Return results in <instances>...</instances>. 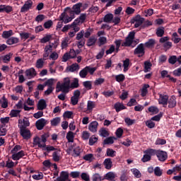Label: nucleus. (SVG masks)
<instances>
[{
    "label": "nucleus",
    "instance_id": "obj_1",
    "mask_svg": "<svg viewBox=\"0 0 181 181\" xmlns=\"http://www.w3.org/2000/svg\"><path fill=\"white\" fill-rule=\"evenodd\" d=\"M147 153L154 155V156L156 155L160 162H165V160L168 159V153L162 150H156L153 148L147 151Z\"/></svg>",
    "mask_w": 181,
    "mask_h": 181
},
{
    "label": "nucleus",
    "instance_id": "obj_2",
    "mask_svg": "<svg viewBox=\"0 0 181 181\" xmlns=\"http://www.w3.org/2000/svg\"><path fill=\"white\" fill-rule=\"evenodd\" d=\"M56 93H64V94H69L70 92V86H67L66 85H64L63 83H60V82H58L57 83V87H56Z\"/></svg>",
    "mask_w": 181,
    "mask_h": 181
},
{
    "label": "nucleus",
    "instance_id": "obj_3",
    "mask_svg": "<svg viewBox=\"0 0 181 181\" xmlns=\"http://www.w3.org/2000/svg\"><path fill=\"white\" fill-rule=\"evenodd\" d=\"M145 21V18H142L141 15L138 14L131 21V23H134V28H139Z\"/></svg>",
    "mask_w": 181,
    "mask_h": 181
},
{
    "label": "nucleus",
    "instance_id": "obj_4",
    "mask_svg": "<svg viewBox=\"0 0 181 181\" xmlns=\"http://www.w3.org/2000/svg\"><path fill=\"white\" fill-rule=\"evenodd\" d=\"M20 134L23 136V139H30L32 135L30 134V130L26 129L23 126L20 127Z\"/></svg>",
    "mask_w": 181,
    "mask_h": 181
},
{
    "label": "nucleus",
    "instance_id": "obj_5",
    "mask_svg": "<svg viewBox=\"0 0 181 181\" xmlns=\"http://www.w3.org/2000/svg\"><path fill=\"white\" fill-rule=\"evenodd\" d=\"M134 54H139V57L145 55V47L143 43L139 44L134 51Z\"/></svg>",
    "mask_w": 181,
    "mask_h": 181
},
{
    "label": "nucleus",
    "instance_id": "obj_6",
    "mask_svg": "<svg viewBox=\"0 0 181 181\" xmlns=\"http://www.w3.org/2000/svg\"><path fill=\"white\" fill-rule=\"evenodd\" d=\"M33 5V1L32 0H27L25 1L24 5L21 8V13H25V12H28L29 9H32Z\"/></svg>",
    "mask_w": 181,
    "mask_h": 181
},
{
    "label": "nucleus",
    "instance_id": "obj_7",
    "mask_svg": "<svg viewBox=\"0 0 181 181\" xmlns=\"http://www.w3.org/2000/svg\"><path fill=\"white\" fill-rule=\"evenodd\" d=\"M53 43L52 45H46L44 49L45 53L42 55L43 60H46L49 57L50 53L53 52Z\"/></svg>",
    "mask_w": 181,
    "mask_h": 181
},
{
    "label": "nucleus",
    "instance_id": "obj_8",
    "mask_svg": "<svg viewBox=\"0 0 181 181\" xmlns=\"http://www.w3.org/2000/svg\"><path fill=\"white\" fill-rule=\"evenodd\" d=\"M25 155V151L21 150L17 153H13L11 156V159H13V160H19L20 159H22Z\"/></svg>",
    "mask_w": 181,
    "mask_h": 181
},
{
    "label": "nucleus",
    "instance_id": "obj_9",
    "mask_svg": "<svg viewBox=\"0 0 181 181\" xmlns=\"http://www.w3.org/2000/svg\"><path fill=\"white\" fill-rule=\"evenodd\" d=\"M46 119L41 118L40 119H38L36 122H35V127L37 128V129H38V131H42V129H43V128H45V125H46Z\"/></svg>",
    "mask_w": 181,
    "mask_h": 181
},
{
    "label": "nucleus",
    "instance_id": "obj_10",
    "mask_svg": "<svg viewBox=\"0 0 181 181\" xmlns=\"http://www.w3.org/2000/svg\"><path fill=\"white\" fill-rule=\"evenodd\" d=\"M151 149H153V148H148L144 151V153H145V155H144L143 158H141V161H143L144 163H145L146 162H149V160H151V159H152V156H154V155H152V154L148 153V151H151Z\"/></svg>",
    "mask_w": 181,
    "mask_h": 181
},
{
    "label": "nucleus",
    "instance_id": "obj_11",
    "mask_svg": "<svg viewBox=\"0 0 181 181\" xmlns=\"http://www.w3.org/2000/svg\"><path fill=\"white\" fill-rule=\"evenodd\" d=\"M169 96L167 95L159 94L158 104L161 105H168Z\"/></svg>",
    "mask_w": 181,
    "mask_h": 181
},
{
    "label": "nucleus",
    "instance_id": "obj_12",
    "mask_svg": "<svg viewBox=\"0 0 181 181\" xmlns=\"http://www.w3.org/2000/svg\"><path fill=\"white\" fill-rule=\"evenodd\" d=\"M57 181H71L69 179V172L62 171L60 173V177L57 178Z\"/></svg>",
    "mask_w": 181,
    "mask_h": 181
},
{
    "label": "nucleus",
    "instance_id": "obj_13",
    "mask_svg": "<svg viewBox=\"0 0 181 181\" xmlns=\"http://www.w3.org/2000/svg\"><path fill=\"white\" fill-rule=\"evenodd\" d=\"M25 74L26 77H29L30 78H33V77H35V76L37 74L36 73V70L33 67L27 69L25 71Z\"/></svg>",
    "mask_w": 181,
    "mask_h": 181
},
{
    "label": "nucleus",
    "instance_id": "obj_14",
    "mask_svg": "<svg viewBox=\"0 0 181 181\" xmlns=\"http://www.w3.org/2000/svg\"><path fill=\"white\" fill-rule=\"evenodd\" d=\"M168 108H175L177 102L176 101V96L172 95L168 100Z\"/></svg>",
    "mask_w": 181,
    "mask_h": 181
},
{
    "label": "nucleus",
    "instance_id": "obj_15",
    "mask_svg": "<svg viewBox=\"0 0 181 181\" xmlns=\"http://www.w3.org/2000/svg\"><path fill=\"white\" fill-rule=\"evenodd\" d=\"M12 11H13V8L11 6L0 5V13L2 12L10 13V12H12Z\"/></svg>",
    "mask_w": 181,
    "mask_h": 181
},
{
    "label": "nucleus",
    "instance_id": "obj_16",
    "mask_svg": "<svg viewBox=\"0 0 181 181\" xmlns=\"http://www.w3.org/2000/svg\"><path fill=\"white\" fill-rule=\"evenodd\" d=\"M83 6L82 3H77L72 7V11H75L76 15H80L81 13V7Z\"/></svg>",
    "mask_w": 181,
    "mask_h": 181
},
{
    "label": "nucleus",
    "instance_id": "obj_17",
    "mask_svg": "<svg viewBox=\"0 0 181 181\" xmlns=\"http://www.w3.org/2000/svg\"><path fill=\"white\" fill-rule=\"evenodd\" d=\"M47 107V104H46V100L44 99H40L37 103V110L40 111H43V110L46 109Z\"/></svg>",
    "mask_w": 181,
    "mask_h": 181
},
{
    "label": "nucleus",
    "instance_id": "obj_18",
    "mask_svg": "<svg viewBox=\"0 0 181 181\" xmlns=\"http://www.w3.org/2000/svg\"><path fill=\"white\" fill-rule=\"evenodd\" d=\"M79 69L80 66L78 65V64L75 63L68 66L66 68V70L67 71H70L71 73H74V71H77V70H79Z\"/></svg>",
    "mask_w": 181,
    "mask_h": 181
},
{
    "label": "nucleus",
    "instance_id": "obj_19",
    "mask_svg": "<svg viewBox=\"0 0 181 181\" xmlns=\"http://www.w3.org/2000/svg\"><path fill=\"white\" fill-rule=\"evenodd\" d=\"M97 128H98V122L97 121L92 122L88 127V129L90 132H96Z\"/></svg>",
    "mask_w": 181,
    "mask_h": 181
},
{
    "label": "nucleus",
    "instance_id": "obj_20",
    "mask_svg": "<svg viewBox=\"0 0 181 181\" xmlns=\"http://www.w3.org/2000/svg\"><path fill=\"white\" fill-rule=\"evenodd\" d=\"M34 145H37L39 148H46V144L42 143V139L39 136H36L33 139Z\"/></svg>",
    "mask_w": 181,
    "mask_h": 181
},
{
    "label": "nucleus",
    "instance_id": "obj_21",
    "mask_svg": "<svg viewBox=\"0 0 181 181\" xmlns=\"http://www.w3.org/2000/svg\"><path fill=\"white\" fill-rule=\"evenodd\" d=\"M115 110H116V112H119V111H122V110H125L127 107L124 105V104L117 102L114 105Z\"/></svg>",
    "mask_w": 181,
    "mask_h": 181
},
{
    "label": "nucleus",
    "instance_id": "obj_22",
    "mask_svg": "<svg viewBox=\"0 0 181 181\" xmlns=\"http://www.w3.org/2000/svg\"><path fill=\"white\" fill-rule=\"evenodd\" d=\"M103 165L105 169H107V170H110L111 168H112V161L111 160V158L105 159L103 162Z\"/></svg>",
    "mask_w": 181,
    "mask_h": 181
},
{
    "label": "nucleus",
    "instance_id": "obj_23",
    "mask_svg": "<svg viewBox=\"0 0 181 181\" xmlns=\"http://www.w3.org/2000/svg\"><path fill=\"white\" fill-rule=\"evenodd\" d=\"M156 35L158 37H163L165 35V27H158L156 29Z\"/></svg>",
    "mask_w": 181,
    "mask_h": 181
},
{
    "label": "nucleus",
    "instance_id": "obj_24",
    "mask_svg": "<svg viewBox=\"0 0 181 181\" xmlns=\"http://www.w3.org/2000/svg\"><path fill=\"white\" fill-rule=\"evenodd\" d=\"M95 43H97V38H95V37H90L87 41L86 46L91 47V46H94Z\"/></svg>",
    "mask_w": 181,
    "mask_h": 181
},
{
    "label": "nucleus",
    "instance_id": "obj_25",
    "mask_svg": "<svg viewBox=\"0 0 181 181\" xmlns=\"http://www.w3.org/2000/svg\"><path fill=\"white\" fill-rule=\"evenodd\" d=\"M100 136H103V138H107V136H110V132L104 127L101 128L99 130Z\"/></svg>",
    "mask_w": 181,
    "mask_h": 181
},
{
    "label": "nucleus",
    "instance_id": "obj_26",
    "mask_svg": "<svg viewBox=\"0 0 181 181\" xmlns=\"http://www.w3.org/2000/svg\"><path fill=\"white\" fill-rule=\"evenodd\" d=\"M112 19H114V15L112 13H107L104 16L103 22L110 23V22H112Z\"/></svg>",
    "mask_w": 181,
    "mask_h": 181
},
{
    "label": "nucleus",
    "instance_id": "obj_27",
    "mask_svg": "<svg viewBox=\"0 0 181 181\" xmlns=\"http://www.w3.org/2000/svg\"><path fill=\"white\" fill-rule=\"evenodd\" d=\"M133 43H134V40L127 37L125 42L122 44V46H124L125 47H131Z\"/></svg>",
    "mask_w": 181,
    "mask_h": 181
},
{
    "label": "nucleus",
    "instance_id": "obj_28",
    "mask_svg": "<svg viewBox=\"0 0 181 181\" xmlns=\"http://www.w3.org/2000/svg\"><path fill=\"white\" fill-rule=\"evenodd\" d=\"M7 45H16V43H19V38L16 37H11L8 38L6 41Z\"/></svg>",
    "mask_w": 181,
    "mask_h": 181
},
{
    "label": "nucleus",
    "instance_id": "obj_29",
    "mask_svg": "<svg viewBox=\"0 0 181 181\" xmlns=\"http://www.w3.org/2000/svg\"><path fill=\"white\" fill-rule=\"evenodd\" d=\"M52 159L54 162H59L60 160V150L56 151L52 153Z\"/></svg>",
    "mask_w": 181,
    "mask_h": 181
},
{
    "label": "nucleus",
    "instance_id": "obj_30",
    "mask_svg": "<svg viewBox=\"0 0 181 181\" xmlns=\"http://www.w3.org/2000/svg\"><path fill=\"white\" fill-rule=\"evenodd\" d=\"M155 43H156L155 40L150 39L148 40V42H145L144 45L145 47H147L148 49H149L151 47H153L155 46Z\"/></svg>",
    "mask_w": 181,
    "mask_h": 181
},
{
    "label": "nucleus",
    "instance_id": "obj_31",
    "mask_svg": "<svg viewBox=\"0 0 181 181\" xmlns=\"http://www.w3.org/2000/svg\"><path fill=\"white\" fill-rule=\"evenodd\" d=\"M129 64H130V61L129 59L127 58L125 60L123 61V71L124 73H126V71H128L129 69Z\"/></svg>",
    "mask_w": 181,
    "mask_h": 181
},
{
    "label": "nucleus",
    "instance_id": "obj_32",
    "mask_svg": "<svg viewBox=\"0 0 181 181\" xmlns=\"http://www.w3.org/2000/svg\"><path fill=\"white\" fill-rule=\"evenodd\" d=\"M114 139H115V137L114 136L106 138L103 141V145H112V144H114Z\"/></svg>",
    "mask_w": 181,
    "mask_h": 181
},
{
    "label": "nucleus",
    "instance_id": "obj_33",
    "mask_svg": "<svg viewBox=\"0 0 181 181\" xmlns=\"http://www.w3.org/2000/svg\"><path fill=\"white\" fill-rule=\"evenodd\" d=\"M95 108V102L88 100L87 103V110L88 111H93Z\"/></svg>",
    "mask_w": 181,
    "mask_h": 181
},
{
    "label": "nucleus",
    "instance_id": "obj_34",
    "mask_svg": "<svg viewBox=\"0 0 181 181\" xmlns=\"http://www.w3.org/2000/svg\"><path fill=\"white\" fill-rule=\"evenodd\" d=\"M148 88H149V84H144L141 89V97H145L148 94Z\"/></svg>",
    "mask_w": 181,
    "mask_h": 181
},
{
    "label": "nucleus",
    "instance_id": "obj_35",
    "mask_svg": "<svg viewBox=\"0 0 181 181\" xmlns=\"http://www.w3.org/2000/svg\"><path fill=\"white\" fill-rule=\"evenodd\" d=\"M116 153H117V151H114L112 148H107V151H106L107 156H109L110 158H114Z\"/></svg>",
    "mask_w": 181,
    "mask_h": 181
},
{
    "label": "nucleus",
    "instance_id": "obj_36",
    "mask_svg": "<svg viewBox=\"0 0 181 181\" xmlns=\"http://www.w3.org/2000/svg\"><path fill=\"white\" fill-rule=\"evenodd\" d=\"M83 86L86 90H91L93 88V83L91 81H86L83 82Z\"/></svg>",
    "mask_w": 181,
    "mask_h": 181
},
{
    "label": "nucleus",
    "instance_id": "obj_37",
    "mask_svg": "<svg viewBox=\"0 0 181 181\" xmlns=\"http://www.w3.org/2000/svg\"><path fill=\"white\" fill-rule=\"evenodd\" d=\"M66 139L68 142H74V133L73 132H69L66 134Z\"/></svg>",
    "mask_w": 181,
    "mask_h": 181
},
{
    "label": "nucleus",
    "instance_id": "obj_38",
    "mask_svg": "<svg viewBox=\"0 0 181 181\" xmlns=\"http://www.w3.org/2000/svg\"><path fill=\"white\" fill-rule=\"evenodd\" d=\"M80 87V84L78 83V78H74L73 82L71 83L70 88H78Z\"/></svg>",
    "mask_w": 181,
    "mask_h": 181
},
{
    "label": "nucleus",
    "instance_id": "obj_39",
    "mask_svg": "<svg viewBox=\"0 0 181 181\" xmlns=\"http://www.w3.org/2000/svg\"><path fill=\"white\" fill-rule=\"evenodd\" d=\"M13 35V31L12 30H9L8 31H4L2 36L4 39H8L11 37Z\"/></svg>",
    "mask_w": 181,
    "mask_h": 181
},
{
    "label": "nucleus",
    "instance_id": "obj_40",
    "mask_svg": "<svg viewBox=\"0 0 181 181\" xmlns=\"http://www.w3.org/2000/svg\"><path fill=\"white\" fill-rule=\"evenodd\" d=\"M131 171L132 172V173L135 176V177H137V179H139V177H141V176H142L141 171H139V170H138L136 168H132L131 170Z\"/></svg>",
    "mask_w": 181,
    "mask_h": 181
},
{
    "label": "nucleus",
    "instance_id": "obj_41",
    "mask_svg": "<svg viewBox=\"0 0 181 181\" xmlns=\"http://www.w3.org/2000/svg\"><path fill=\"white\" fill-rule=\"evenodd\" d=\"M105 179L106 180H114L113 179H115V174L112 172H109L105 175Z\"/></svg>",
    "mask_w": 181,
    "mask_h": 181
},
{
    "label": "nucleus",
    "instance_id": "obj_42",
    "mask_svg": "<svg viewBox=\"0 0 181 181\" xmlns=\"http://www.w3.org/2000/svg\"><path fill=\"white\" fill-rule=\"evenodd\" d=\"M93 181H102L104 180V178L99 173H95L92 176Z\"/></svg>",
    "mask_w": 181,
    "mask_h": 181
},
{
    "label": "nucleus",
    "instance_id": "obj_43",
    "mask_svg": "<svg viewBox=\"0 0 181 181\" xmlns=\"http://www.w3.org/2000/svg\"><path fill=\"white\" fill-rule=\"evenodd\" d=\"M88 74V72L87 71V69L86 67L81 70L79 72V76L81 78H86Z\"/></svg>",
    "mask_w": 181,
    "mask_h": 181
},
{
    "label": "nucleus",
    "instance_id": "obj_44",
    "mask_svg": "<svg viewBox=\"0 0 181 181\" xmlns=\"http://www.w3.org/2000/svg\"><path fill=\"white\" fill-rule=\"evenodd\" d=\"M115 80L117 83H122L125 80V75L120 74L115 76Z\"/></svg>",
    "mask_w": 181,
    "mask_h": 181
},
{
    "label": "nucleus",
    "instance_id": "obj_45",
    "mask_svg": "<svg viewBox=\"0 0 181 181\" xmlns=\"http://www.w3.org/2000/svg\"><path fill=\"white\" fill-rule=\"evenodd\" d=\"M44 64L45 62L43 61V59L41 58L37 60L35 66L37 67V69H42Z\"/></svg>",
    "mask_w": 181,
    "mask_h": 181
},
{
    "label": "nucleus",
    "instance_id": "obj_46",
    "mask_svg": "<svg viewBox=\"0 0 181 181\" xmlns=\"http://www.w3.org/2000/svg\"><path fill=\"white\" fill-rule=\"evenodd\" d=\"M151 67H152V64L150 62H144V73H148L149 70H151Z\"/></svg>",
    "mask_w": 181,
    "mask_h": 181
},
{
    "label": "nucleus",
    "instance_id": "obj_47",
    "mask_svg": "<svg viewBox=\"0 0 181 181\" xmlns=\"http://www.w3.org/2000/svg\"><path fill=\"white\" fill-rule=\"evenodd\" d=\"M172 42H166L163 45V47H164L165 52H168V50H170V49H172Z\"/></svg>",
    "mask_w": 181,
    "mask_h": 181
},
{
    "label": "nucleus",
    "instance_id": "obj_48",
    "mask_svg": "<svg viewBox=\"0 0 181 181\" xmlns=\"http://www.w3.org/2000/svg\"><path fill=\"white\" fill-rule=\"evenodd\" d=\"M61 119L60 117H55L52 120H51L52 127H57L59 124H60Z\"/></svg>",
    "mask_w": 181,
    "mask_h": 181
},
{
    "label": "nucleus",
    "instance_id": "obj_49",
    "mask_svg": "<svg viewBox=\"0 0 181 181\" xmlns=\"http://www.w3.org/2000/svg\"><path fill=\"white\" fill-rule=\"evenodd\" d=\"M86 69L88 73L90 74V76H93V74H94V72H95L97 70V67H91L90 66H86Z\"/></svg>",
    "mask_w": 181,
    "mask_h": 181
},
{
    "label": "nucleus",
    "instance_id": "obj_50",
    "mask_svg": "<svg viewBox=\"0 0 181 181\" xmlns=\"http://www.w3.org/2000/svg\"><path fill=\"white\" fill-rule=\"evenodd\" d=\"M146 125L147 127H148L150 129H152L153 128H155V122L151 119L150 120H147L146 122Z\"/></svg>",
    "mask_w": 181,
    "mask_h": 181
},
{
    "label": "nucleus",
    "instance_id": "obj_51",
    "mask_svg": "<svg viewBox=\"0 0 181 181\" xmlns=\"http://www.w3.org/2000/svg\"><path fill=\"white\" fill-rule=\"evenodd\" d=\"M155 145H166V139L158 138L156 140Z\"/></svg>",
    "mask_w": 181,
    "mask_h": 181
},
{
    "label": "nucleus",
    "instance_id": "obj_52",
    "mask_svg": "<svg viewBox=\"0 0 181 181\" xmlns=\"http://www.w3.org/2000/svg\"><path fill=\"white\" fill-rule=\"evenodd\" d=\"M21 114V110H12L10 112V116L11 118L16 117Z\"/></svg>",
    "mask_w": 181,
    "mask_h": 181
},
{
    "label": "nucleus",
    "instance_id": "obj_53",
    "mask_svg": "<svg viewBox=\"0 0 181 181\" xmlns=\"http://www.w3.org/2000/svg\"><path fill=\"white\" fill-rule=\"evenodd\" d=\"M50 39H52V35H46L41 39L40 42L42 43H47V42L50 41Z\"/></svg>",
    "mask_w": 181,
    "mask_h": 181
},
{
    "label": "nucleus",
    "instance_id": "obj_54",
    "mask_svg": "<svg viewBox=\"0 0 181 181\" xmlns=\"http://www.w3.org/2000/svg\"><path fill=\"white\" fill-rule=\"evenodd\" d=\"M53 26V21L52 20H48L44 23L45 29H50Z\"/></svg>",
    "mask_w": 181,
    "mask_h": 181
},
{
    "label": "nucleus",
    "instance_id": "obj_55",
    "mask_svg": "<svg viewBox=\"0 0 181 181\" xmlns=\"http://www.w3.org/2000/svg\"><path fill=\"white\" fill-rule=\"evenodd\" d=\"M124 122L127 124V125L131 127V125H134V124L135 123V119H132L129 117H126L124 119Z\"/></svg>",
    "mask_w": 181,
    "mask_h": 181
},
{
    "label": "nucleus",
    "instance_id": "obj_56",
    "mask_svg": "<svg viewBox=\"0 0 181 181\" xmlns=\"http://www.w3.org/2000/svg\"><path fill=\"white\" fill-rule=\"evenodd\" d=\"M81 149L80 148V146H77L76 147L73 152H74V156L75 158H77V156H80V153H81Z\"/></svg>",
    "mask_w": 181,
    "mask_h": 181
},
{
    "label": "nucleus",
    "instance_id": "obj_57",
    "mask_svg": "<svg viewBox=\"0 0 181 181\" xmlns=\"http://www.w3.org/2000/svg\"><path fill=\"white\" fill-rule=\"evenodd\" d=\"M176 62H177V57L175 55L170 56L168 59V63H170V64H175Z\"/></svg>",
    "mask_w": 181,
    "mask_h": 181
},
{
    "label": "nucleus",
    "instance_id": "obj_58",
    "mask_svg": "<svg viewBox=\"0 0 181 181\" xmlns=\"http://www.w3.org/2000/svg\"><path fill=\"white\" fill-rule=\"evenodd\" d=\"M46 18V16L43 14H39L38 16H36L35 18V22H37L38 23L40 22H43V21H45V18Z\"/></svg>",
    "mask_w": 181,
    "mask_h": 181
},
{
    "label": "nucleus",
    "instance_id": "obj_59",
    "mask_svg": "<svg viewBox=\"0 0 181 181\" xmlns=\"http://www.w3.org/2000/svg\"><path fill=\"white\" fill-rule=\"evenodd\" d=\"M20 37H21V39L22 40H23V39L25 40H26L27 39H29V37H30V33H20Z\"/></svg>",
    "mask_w": 181,
    "mask_h": 181
},
{
    "label": "nucleus",
    "instance_id": "obj_60",
    "mask_svg": "<svg viewBox=\"0 0 181 181\" xmlns=\"http://www.w3.org/2000/svg\"><path fill=\"white\" fill-rule=\"evenodd\" d=\"M97 141H98V138H97L95 136H92L89 139V145L90 146H93V145H94V144H95V142H97Z\"/></svg>",
    "mask_w": 181,
    "mask_h": 181
},
{
    "label": "nucleus",
    "instance_id": "obj_61",
    "mask_svg": "<svg viewBox=\"0 0 181 181\" xmlns=\"http://www.w3.org/2000/svg\"><path fill=\"white\" fill-rule=\"evenodd\" d=\"M83 37H84V31H83V30H82L79 33H77L76 40H81V39H84Z\"/></svg>",
    "mask_w": 181,
    "mask_h": 181
},
{
    "label": "nucleus",
    "instance_id": "obj_62",
    "mask_svg": "<svg viewBox=\"0 0 181 181\" xmlns=\"http://www.w3.org/2000/svg\"><path fill=\"white\" fill-rule=\"evenodd\" d=\"M104 81H105L104 78H99L95 81L94 84L95 86H101V84H103Z\"/></svg>",
    "mask_w": 181,
    "mask_h": 181
},
{
    "label": "nucleus",
    "instance_id": "obj_63",
    "mask_svg": "<svg viewBox=\"0 0 181 181\" xmlns=\"http://www.w3.org/2000/svg\"><path fill=\"white\" fill-rule=\"evenodd\" d=\"M163 172L162 170H160V167H156L154 169V175L156 176H158L160 177V175H162Z\"/></svg>",
    "mask_w": 181,
    "mask_h": 181
},
{
    "label": "nucleus",
    "instance_id": "obj_64",
    "mask_svg": "<svg viewBox=\"0 0 181 181\" xmlns=\"http://www.w3.org/2000/svg\"><path fill=\"white\" fill-rule=\"evenodd\" d=\"M81 177L82 180L90 181V175H88V174H87L86 173H82L81 175Z\"/></svg>",
    "mask_w": 181,
    "mask_h": 181
}]
</instances>
